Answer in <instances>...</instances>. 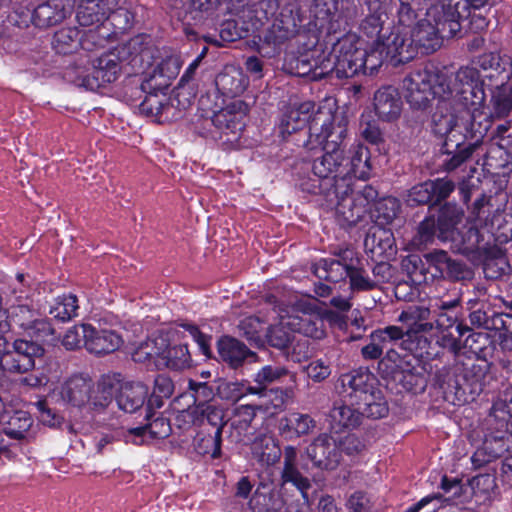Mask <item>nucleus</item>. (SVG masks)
I'll list each match as a JSON object with an SVG mask.
<instances>
[{"label":"nucleus","mask_w":512,"mask_h":512,"mask_svg":"<svg viewBox=\"0 0 512 512\" xmlns=\"http://www.w3.org/2000/svg\"><path fill=\"white\" fill-rule=\"evenodd\" d=\"M404 96L414 110H425L437 99L432 130L444 138V146L459 148L468 138H481L490 117L502 118L512 109V84L501 82L492 93L493 112L484 113L485 92L476 68L463 67L456 73L447 69L423 68L403 80Z\"/></svg>","instance_id":"obj_1"},{"label":"nucleus","mask_w":512,"mask_h":512,"mask_svg":"<svg viewBox=\"0 0 512 512\" xmlns=\"http://www.w3.org/2000/svg\"><path fill=\"white\" fill-rule=\"evenodd\" d=\"M347 124L346 115L338 111L334 99L326 100L315 114L306 146L309 150L319 148L325 152L313 163V173L317 177L335 181L343 177V157L339 147L346 137Z\"/></svg>","instance_id":"obj_2"},{"label":"nucleus","mask_w":512,"mask_h":512,"mask_svg":"<svg viewBox=\"0 0 512 512\" xmlns=\"http://www.w3.org/2000/svg\"><path fill=\"white\" fill-rule=\"evenodd\" d=\"M343 177L336 180L334 192L338 199L336 213L348 224H355L366 211L367 206L376 197V191L365 186L362 191L353 192L350 189L353 175L357 179H367L370 175L369 151L363 145H356L351 149V157L346 165L342 164Z\"/></svg>","instance_id":"obj_3"},{"label":"nucleus","mask_w":512,"mask_h":512,"mask_svg":"<svg viewBox=\"0 0 512 512\" xmlns=\"http://www.w3.org/2000/svg\"><path fill=\"white\" fill-rule=\"evenodd\" d=\"M315 300H299L291 306H279L277 322L270 325L265 334L267 342L278 349L286 348L294 341L295 333L314 339L325 335L323 319L315 312Z\"/></svg>","instance_id":"obj_4"},{"label":"nucleus","mask_w":512,"mask_h":512,"mask_svg":"<svg viewBox=\"0 0 512 512\" xmlns=\"http://www.w3.org/2000/svg\"><path fill=\"white\" fill-rule=\"evenodd\" d=\"M71 0H50L39 5L34 12L37 25L51 26L62 21L71 13ZM76 2V18L80 25L91 26L107 18L118 4V0H74Z\"/></svg>","instance_id":"obj_5"},{"label":"nucleus","mask_w":512,"mask_h":512,"mask_svg":"<svg viewBox=\"0 0 512 512\" xmlns=\"http://www.w3.org/2000/svg\"><path fill=\"white\" fill-rule=\"evenodd\" d=\"M347 402L357 406L360 416L379 419L388 414L389 408L381 390L375 387L376 378L368 370H356L341 376Z\"/></svg>","instance_id":"obj_6"},{"label":"nucleus","mask_w":512,"mask_h":512,"mask_svg":"<svg viewBox=\"0 0 512 512\" xmlns=\"http://www.w3.org/2000/svg\"><path fill=\"white\" fill-rule=\"evenodd\" d=\"M366 57L365 42L355 34L342 37L333 48V61L322 63L321 71H313V78L335 71L338 77H352L362 71Z\"/></svg>","instance_id":"obj_7"},{"label":"nucleus","mask_w":512,"mask_h":512,"mask_svg":"<svg viewBox=\"0 0 512 512\" xmlns=\"http://www.w3.org/2000/svg\"><path fill=\"white\" fill-rule=\"evenodd\" d=\"M463 210L452 204L441 208L437 221L433 218L425 219L419 227V236L422 243H427L437 236L442 241L457 242L460 240L458 225L461 223Z\"/></svg>","instance_id":"obj_8"},{"label":"nucleus","mask_w":512,"mask_h":512,"mask_svg":"<svg viewBox=\"0 0 512 512\" xmlns=\"http://www.w3.org/2000/svg\"><path fill=\"white\" fill-rule=\"evenodd\" d=\"M399 15L403 25L415 16L413 9L408 4H401ZM382 43L386 49V57H389V60L395 65L411 60L418 53L411 37L410 28L406 26L398 27Z\"/></svg>","instance_id":"obj_9"},{"label":"nucleus","mask_w":512,"mask_h":512,"mask_svg":"<svg viewBox=\"0 0 512 512\" xmlns=\"http://www.w3.org/2000/svg\"><path fill=\"white\" fill-rule=\"evenodd\" d=\"M22 293L20 291L19 295H15V303L5 311L10 327L16 325L37 340H43L52 335L53 329L50 323L45 319L38 318L37 313L28 304L22 302L26 298Z\"/></svg>","instance_id":"obj_10"},{"label":"nucleus","mask_w":512,"mask_h":512,"mask_svg":"<svg viewBox=\"0 0 512 512\" xmlns=\"http://www.w3.org/2000/svg\"><path fill=\"white\" fill-rule=\"evenodd\" d=\"M120 72L119 63L114 55H103L93 61L88 68H78L74 82L86 90L95 91L114 82Z\"/></svg>","instance_id":"obj_11"},{"label":"nucleus","mask_w":512,"mask_h":512,"mask_svg":"<svg viewBox=\"0 0 512 512\" xmlns=\"http://www.w3.org/2000/svg\"><path fill=\"white\" fill-rule=\"evenodd\" d=\"M288 376L292 383L295 382V375L289 372L285 367L278 365H265L259 369L253 376L255 386L244 387L238 383H231L227 386L229 397L233 400H239L246 394L261 395L269 385L279 382L283 377Z\"/></svg>","instance_id":"obj_12"},{"label":"nucleus","mask_w":512,"mask_h":512,"mask_svg":"<svg viewBox=\"0 0 512 512\" xmlns=\"http://www.w3.org/2000/svg\"><path fill=\"white\" fill-rule=\"evenodd\" d=\"M430 309L425 306H410L402 311L398 320L405 328L406 336L418 345L423 343V348L428 345V340L423 334L434 329V323L429 322Z\"/></svg>","instance_id":"obj_13"},{"label":"nucleus","mask_w":512,"mask_h":512,"mask_svg":"<svg viewBox=\"0 0 512 512\" xmlns=\"http://www.w3.org/2000/svg\"><path fill=\"white\" fill-rule=\"evenodd\" d=\"M308 458L314 467L322 470L335 469L341 459V453L337 441L326 434L317 437L306 449Z\"/></svg>","instance_id":"obj_14"},{"label":"nucleus","mask_w":512,"mask_h":512,"mask_svg":"<svg viewBox=\"0 0 512 512\" xmlns=\"http://www.w3.org/2000/svg\"><path fill=\"white\" fill-rule=\"evenodd\" d=\"M328 99L329 98H327V100ZM325 101L326 99L319 106H321ZM318 110L319 109L314 111V104L310 101H305L299 104L295 103L287 107L284 110L278 125L281 136L285 138L305 127L307 123H309L310 127Z\"/></svg>","instance_id":"obj_15"},{"label":"nucleus","mask_w":512,"mask_h":512,"mask_svg":"<svg viewBox=\"0 0 512 512\" xmlns=\"http://www.w3.org/2000/svg\"><path fill=\"white\" fill-rule=\"evenodd\" d=\"M246 113L247 105L241 100H234L225 108L215 112L212 122L218 129L237 138L244 128Z\"/></svg>","instance_id":"obj_16"},{"label":"nucleus","mask_w":512,"mask_h":512,"mask_svg":"<svg viewBox=\"0 0 512 512\" xmlns=\"http://www.w3.org/2000/svg\"><path fill=\"white\" fill-rule=\"evenodd\" d=\"M92 381L82 375H76L68 379L60 388L58 395L64 403L85 408L89 400ZM57 394L54 392L53 397Z\"/></svg>","instance_id":"obj_17"},{"label":"nucleus","mask_w":512,"mask_h":512,"mask_svg":"<svg viewBox=\"0 0 512 512\" xmlns=\"http://www.w3.org/2000/svg\"><path fill=\"white\" fill-rule=\"evenodd\" d=\"M123 344L122 337L113 330L96 329L88 324V338L85 348L93 354L103 355L118 350Z\"/></svg>","instance_id":"obj_18"},{"label":"nucleus","mask_w":512,"mask_h":512,"mask_svg":"<svg viewBox=\"0 0 512 512\" xmlns=\"http://www.w3.org/2000/svg\"><path fill=\"white\" fill-rule=\"evenodd\" d=\"M168 347V335L164 333L155 334L146 341L141 342L132 352V358L139 363H153L160 368L158 360Z\"/></svg>","instance_id":"obj_19"},{"label":"nucleus","mask_w":512,"mask_h":512,"mask_svg":"<svg viewBox=\"0 0 512 512\" xmlns=\"http://www.w3.org/2000/svg\"><path fill=\"white\" fill-rule=\"evenodd\" d=\"M365 247L374 257L389 259L396 254L395 239L392 231L384 227H373L365 239Z\"/></svg>","instance_id":"obj_20"},{"label":"nucleus","mask_w":512,"mask_h":512,"mask_svg":"<svg viewBox=\"0 0 512 512\" xmlns=\"http://www.w3.org/2000/svg\"><path fill=\"white\" fill-rule=\"evenodd\" d=\"M148 389L141 383L125 382L116 395L119 409L127 413H133L141 408L147 398Z\"/></svg>","instance_id":"obj_21"},{"label":"nucleus","mask_w":512,"mask_h":512,"mask_svg":"<svg viewBox=\"0 0 512 512\" xmlns=\"http://www.w3.org/2000/svg\"><path fill=\"white\" fill-rule=\"evenodd\" d=\"M375 112L384 121L396 120L401 114L402 103L398 92L391 88H383L374 97Z\"/></svg>","instance_id":"obj_22"},{"label":"nucleus","mask_w":512,"mask_h":512,"mask_svg":"<svg viewBox=\"0 0 512 512\" xmlns=\"http://www.w3.org/2000/svg\"><path fill=\"white\" fill-rule=\"evenodd\" d=\"M253 457L262 465H273L281 456L277 440L271 433H260L251 443Z\"/></svg>","instance_id":"obj_23"},{"label":"nucleus","mask_w":512,"mask_h":512,"mask_svg":"<svg viewBox=\"0 0 512 512\" xmlns=\"http://www.w3.org/2000/svg\"><path fill=\"white\" fill-rule=\"evenodd\" d=\"M114 392V382L108 377L102 378L96 384H92L85 409L102 413L112 403Z\"/></svg>","instance_id":"obj_24"},{"label":"nucleus","mask_w":512,"mask_h":512,"mask_svg":"<svg viewBox=\"0 0 512 512\" xmlns=\"http://www.w3.org/2000/svg\"><path fill=\"white\" fill-rule=\"evenodd\" d=\"M5 409L2 414L0 426L6 435L20 439L32 425V418L27 411Z\"/></svg>","instance_id":"obj_25"},{"label":"nucleus","mask_w":512,"mask_h":512,"mask_svg":"<svg viewBox=\"0 0 512 512\" xmlns=\"http://www.w3.org/2000/svg\"><path fill=\"white\" fill-rule=\"evenodd\" d=\"M283 483H292L304 493L310 486L309 480L298 470L297 450L292 446L284 449V466L281 474Z\"/></svg>","instance_id":"obj_26"},{"label":"nucleus","mask_w":512,"mask_h":512,"mask_svg":"<svg viewBox=\"0 0 512 512\" xmlns=\"http://www.w3.org/2000/svg\"><path fill=\"white\" fill-rule=\"evenodd\" d=\"M218 352L221 358L233 367L240 365L247 357H255V354L249 352L244 344L231 337H223L219 340Z\"/></svg>","instance_id":"obj_27"},{"label":"nucleus","mask_w":512,"mask_h":512,"mask_svg":"<svg viewBox=\"0 0 512 512\" xmlns=\"http://www.w3.org/2000/svg\"><path fill=\"white\" fill-rule=\"evenodd\" d=\"M313 427L308 415L291 413L280 420L279 431L286 439H294L307 434Z\"/></svg>","instance_id":"obj_28"},{"label":"nucleus","mask_w":512,"mask_h":512,"mask_svg":"<svg viewBox=\"0 0 512 512\" xmlns=\"http://www.w3.org/2000/svg\"><path fill=\"white\" fill-rule=\"evenodd\" d=\"M331 426L338 432L342 428H354L360 424V414L357 406L348 405L334 407L330 413Z\"/></svg>","instance_id":"obj_29"},{"label":"nucleus","mask_w":512,"mask_h":512,"mask_svg":"<svg viewBox=\"0 0 512 512\" xmlns=\"http://www.w3.org/2000/svg\"><path fill=\"white\" fill-rule=\"evenodd\" d=\"M190 353L186 345H170L168 341V347L165 353L162 354L158 363L160 368L168 367L171 369L181 370L190 366Z\"/></svg>","instance_id":"obj_30"},{"label":"nucleus","mask_w":512,"mask_h":512,"mask_svg":"<svg viewBox=\"0 0 512 512\" xmlns=\"http://www.w3.org/2000/svg\"><path fill=\"white\" fill-rule=\"evenodd\" d=\"M170 426L166 419L156 418L146 426L135 427L130 430V434L134 436V443L141 444L149 438H164L168 436Z\"/></svg>","instance_id":"obj_31"},{"label":"nucleus","mask_w":512,"mask_h":512,"mask_svg":"<svg viewBox=\"0 0 512 512\" xmlns=\"http://www.w3.org/2000/svg\"><path fill=\"white\" fill-rule=\"evenodd\" d=\"M351 265L344 264L340 260H321L315 267V274L319 279L338 282L348 277Z\"/></svg>","instance_id":"obj_32"},{"label":"nucleus","mask_w":512,"mask_h":512,"mask_svg":"<svg viewBox=\"0 0 512 512\" xmlns=\"http://www.w3.org/2000/svg\"><path fill=\"white\" fill-rule=\"evenodd\" d=\"M78 300L73 294H64L55 298L50 305L49 314L60 321H69L77 316Z\"/></svg>","instance_id":"obj_33"},{"label":"nucleus","mask_w":512,"mask_h":512,"mask_svg":"<svg viewBox=\"0 0 512 512\" xmlns=\"http://www.w3.org/2000/svg\"><path fill=\"white\" fill-rule=\"evenodd\" d=\"M180 68L181 61L178 56H169L163 60L152 75L153 79L159 80L155 83V87L158 89L168 87L171 80L179 74Z\"/></svg>","instance_id":"obj_34"},{"label":"nucleus","mask_w":512,"mask_h":512,"mask_svg":"<svg viewBox=\"0 0 512 512\" xmlns=\"http://www.w3.org/2000/svg\"><path fill=\"white\" fill-rule=\"evenodd\" d=\"M81 37V32L75 27L62 28L55 33L53 46L59 53H71L81 45Z\"/></svg>","instance_id":"obj_35"},{"label":"nucleus","mask_w":512,"mask_h":512,"mask_svg":"<svg viewBox=\"0 0 512 512\" xmlns=\"http://www.w3.org/2000/svg\"><path fill=\"white\" fill-rule=\"evenodd\" d=\"M400 204L397 199L387 197L375 204L373 218L377 227H384L390 224L398 214Z\"/></svg>","instance_id":"obj_36"},{"label":"nucleus","mask_w":512,"mask_h":512,"mask_svg":"<svg viewBox=\"0 0 512 512\" xmlns=\"http://www.w3.org/2000/svg\"><path fill=\"white\" fill-rule=\"evenodd\" d=\"M190 388L194 391L192 394L194 404L188 407L186 413L188 415H194L198 411H201L202 414H204V407L210 405V401L214 396L212 389L205 383L194 382H190Z\"/></svg>","instance_id":"obj_37"},{"label":"nucleus","mask_w":512,"mask_h":512,"mask_svg":"<svg viewBox=\"0 0 512 512\" xmlns=\"http://www.w3.org/2000/svg\"><path fill=\"white\" fill-rule=\"evenodd\" d=\"M204 414H202L201 411H198L194 415H190L193 422L196 421H203L204 419H207V421L217 427L215 431V435L213 438V441L215 442L217 446V451H219V443H220V437H221V425L223 420V411L214 405H206L204 407Z\"/></svg>","instance_id":"obj_38"},{"label":"nucleus","mask_w":512,"mask_h":512,"mask_svg":"<svg viewBox=\"0 0 512 512\" xmlns=\"http://www.w3.org/2000/svg\"><path fill=\"white\" fill-rule=\"evenodd\" d=\"M173 390L174 386L171 379L165 375H158L154 380L153 394L148 401V405L160 408L163 405L162 399L170 397Z\"/></svg>","instance_id":"obj_39"},{"label":"nucleus","mask_w":512,"mask_h":512,"mask_svg":"<svg viewBox=\"0 0 512 512\" xmlns=\"http://www.w3.org/2000/svg\"><path fill=\"white\" fill-rule=\"evenodd\" d=\"M385 52L386 49L382 41L374 43L369 51L366 50V57L364 58L365 66L361 72L365 74H373L385 60H389V57H386Z\"/></svg>","instance_id":"obj_40"},{"label":"nucleus","mask_w":512,"mask_h":512,"mask_svg":"<svg viewBox=\"0 0 512 512\" xmlns=\"http://www.w3.org/2000/svg\"><path fill=\"white\" fill-rule=\"evenodd\" d=\"M427 262L435 267L436 271L443 277L452 276L457 264L448 257L445 251H434L426 255Z\"/></svg>","instance_id":"obj_41"},{"label":"nucleus","mask_w":512,"mask_h":512,"mask_svg":"<svg viewBox=\"0 0 512 512\" xmlns=\"http://www.w3.org/2000/svg\"><path fill=\"white\" fill-rule=\"evenodd\" d=\"M240 328L248 337V339L254 341L257 344L263 343L265 334L267 333L268 329L265 327L264 323L255 316H250L243 319L240 323Z\"/></svg>","instance_id":"obj_42"},{"label":"nucleus","mask_w":512,"mask_h":512,"mask_svg":"<svg viewBox=\"0 0 512 512\" xmlns=\"http://www.w3.org/2000/svg\"><path fill=\"white\" fill-rule=\"evenodd\" d=\"M88 338V324L76 325L69 328L63 339L62 344L68 350H74L85 346Z\"/></svg>","instance_id":"obj_43"},{"label":"nucleus","mask_w":512,"mask_h":512,"mask_svg":"<svg viewBox=\"0 0 512 512\" xmlns=\"http://www.w3.org/2000/svg\"><path fill=\"white\" fill-rule=\"evenodd\" d=\"M407 201L410 204H427L434 202L432 182L427 181L414 186L408 194Z\"/></svg>","instance_id":"obj_44"},{"label":"nucleus","mask_w":512,"mask_h":512,"mask_svg":"<svg viewBox=\"0 0 512 512\" xmlns=\"http://www.w3.org/2000/svg\"><path fill=\"white\" fill-rule=\"evenodd\" d=\"M166 101L167 98L164 94L161 96L157 94H149L142 102L141 109L149 115L160 116L163 114L165 109L168 108Z\"/></svg>","instance_id":"obj_45"},{"label":"nucleus","mask_w":512,"mask_h":512,"mask_svg":"<svg viewBox=\"0 0 512 512\" xmlns=\"http://www.w3.org/2000/svg\"><path fill=\"white\" fill-rule=\"evenodd\" d=\"M447 320L449 322L447 327H444V324L441 323L440 320L436 321V329L438 331V334L436 335V343L441 347L457 351L459 349V343L447 329L452 326L453 321L449 318Z\"/></svg>","instance_id":"obj_46"},{"label":"nucleus","mask_w":512,"mask_h":512,"mask_svg":"<svg viewBox=\"0 0 512 512\" xmlns=\"http://www.w3.org/2000/svg\"><path fill=\"white\" fill-rule=\"evenodd\" d=\"M348 277L350 278L351 288L354 290H370L376 285L363 270L352 266L350 267Z\"/></svg>","instance_id":"obj_47"},{"label":"nucleus","mask_w":512,"mask_h":512,"mask_svg":"<svg viewBox=\"0 0 512 512\" xmlns=\"http://www.w3.org/2000/svg\"><path fill=\"white\" fill-rule=\"evenodd\" d=\"M306 372L309 378L319 382L331 374V369L325 361L315 360L306 367Z\"/></svg>","instance_id":"obj_48"},{"label":"nucleus","mask_w":512,"mask_h":512,"mask_svg":"<svg viewBox=\"0 0 512 512\" xmlns=\"http://www.w3.org/2000/svg\"><path fill=\"white\" fill-rule=\"evenodd\" d=\"M349 508L351 512H377L369 497L360 492L350 497Z\"/></svg>","instance_id":"obj_49"},{"label":"nucleus","mask_w":512,"mask_h":512,"mask_svg":"<svg viewBox=\"0 0 512 512\" xmlns=\"http://www.w3.org/2000/svg\"><path fill=\"white\" fill-rule=\"evenodd\" d=\"M431 182L433 185L434 203H437L447 198L450 195V193L454 190V184L449 179L442 178Z\"/></svg>","instance_id":"obj_50"},{"label":"nucleus","mask_w":512,"mask_h":512,"mask_svg":"<svg viewBox=\"0 0 512 512\" xmlns=\"http://www.w3.org/2000/svg\"><path fill=\"white\" fill-rule=\"evenodd\" d=\"M387 345L379 337L376 339V332L371 334V342L362 348V355L366 359H377L379 358Z\"/></svg>","instance_id":"obj_51"},{"label":"nucleus","mask_w":512,"mask_h":512,"mask_svg":"<svg viewBox=\"0 0 512 512\" xmlns=\"http://www.w3.org/2000/svg\"><path fill=\"white\" fill-rule=\"evenodd\" d=\"M375 332L376 339H379L380 337L387 346L389 343L400 340L404 335H406L405 328H403V326H388L385 329L377 330Z\"/></svg>","instance_id":"obj_52"},{"label":"nucleus","mask_w":512,"mask_h":512,"mask_svg":"<svg viewBox=\"0 0 512 512\" xmlns=\"http://www.w3.org/2000/svg\"><path fill=\"white\" fill-rule=\"evenodd\" d=\"M35 406L39 413V420L43 424L47 426H55L60 422V417L47 407L45 401H38Z\"/></svg>","instance_id":"obj_53"},{"label":"nucleus","mask_w":512,"mask_h":512,"mask_svg":"<svg viewBox=\"0 0 512 512\" xmlns=\"http://www.w3.org/2000/svg\"><path fill=\"white\" fill-rule=\"evenodd\" d=\"M361 135L370 143L376 144L381 140V131L375 122L361 121Z\"/></svg>","instance_id":"obj_54"},{"label":"nucleus","mask_w":512,"mask_h":512,"mask_svg":"<svg viewBox=\"0 0 512 512\" xmlns=\"http://www.w3.org/2000/svg\"><path fill=\"white\" fill-rule=\"evenodd\" d=\"M230 80L231 77L227 73L220 74L216 78V84L218 86H221L225 92L231 95H237L243 91L244 87L240 83V81H237V83H234V81H232L230 83Z\"/></svg>","instance_id":"obj_55"},{"label":"nucleus","mask_w":512,"mask_h":512,"mask_svg":"<svg viewBox=\"0 0 512 512\" xmlns=\"http://www.w3.org/2000/svg\"><path fill=\"white\" fill-rule=\"evenodd\" d=\"M187 330L192 338L197 342L200 351L208 357L210 355L209 339L195 326H187Z\"/></svg>","instance_id":"obj_56"},{"label":"nucleus","mask_w":512,"mask_h":512,"mask_svg":"<svg viewBox=\"0 0 512 512\" xmlns=\"http://www.w3.org/2000/svg\"><path fill=\"white\" fill-rule=\"evenodd\" d=\"M256 408L253 405H240L236 408V417L239 419V423L248 425L252 422L255 417Z\"/></svg>","instance_id":"obj_57"},{"label":"nucleus","mask_w":512,"mask_h":512,"mask_svg":"<svg viewBox=\"0 0 512 512\" xmlns=\"http://www.w3.org/2000/svg\"><path fill=\"white\" fill-rule=\"evenodd\" d=\"M474 146L468 145L459 150L455 155L452 156L448 163V169H455L459 165H461L464 161H466L473 153Z\"/></svg>","instance_id":"obj_58"},{"label":"nucleus","mask_w":512,"mask_h":512,"mask_svg":"<svg viewBox=\"0 0 512 512\" xmlns=\"http://www.w3.org/2000/svg\"><path fill=\"white\" fill-rule=\"evenodd\" d=\"M49 382L48 377L43 373H34L22 379V383L32 388L41 387Z\"/></svg>","instance_id":"obj_59"},{"label":"nucleus","mask_w":512,"mask_h":512,"mask_svg":"<svg viewBox=\"0 0 512 512\" xmlns=\"http://www.w3.org/2000/svg\"><path fill=\"white\" fill-rule=\"evenodd\" d=\"M342 445L347 454H353L363 448L362 442L354 435H347L344 438Z\"/></svg>","instance_id":"obj_60"},{"label":"nucleus","mask_w":512,"mask_h":512,"mask_svg":"<svg viewBox=\"0 0 512 512\" xmlns=\"http://www.w3.org/2000/svg\"><path fill=\"white\" fill-rule=\"evenodd\" d=\"M264 502H266V496L256 493L250 500V507L253 512H270Z\"/></svg>","instance_id":"obj_61"},{"label":"nucleus","mask_w":512,"mask_h":512,"mask_svg":"<svg viewBox=\"0 0 512 512\" xmlns=\"http://www.w3.org/2000/svg\"><path fill=\"white\" fill-rule=\"evenodd\" d=\"M319 512H340L336 506L334 499L330 496H324L318 504Z\"/></svg>","instance_id":"obj_62"},{"label":"nucleus","mask_w":512,"mask_h":512,"mask_svg":"<svg viewBox=\"0 0 512 512\" xmlns=\"http://www.w3.org/2000/svg\"><path fill=\"white\" fill-rule=\"evenodd\" d=\"M252 490V484L247 477H242L237 484V496L247 498Z\"/></svg>","instance_id":"obj_63"},{"label":"nucleus","mask_w":512,"mask_h":512,"mask_svg":"<svg viewBox=\"0 0 512 512\" xmlns=\"http://www.w3.org/2000/svg\"><path fill=\"white\" fill-rule=\"evenodd\" d=\"M434 499V496H426L422 498L418 503L412 505L404 512H419L424 506L430 503Z\"/></svg>","instance_id":"obj_64"}]
</instances>
